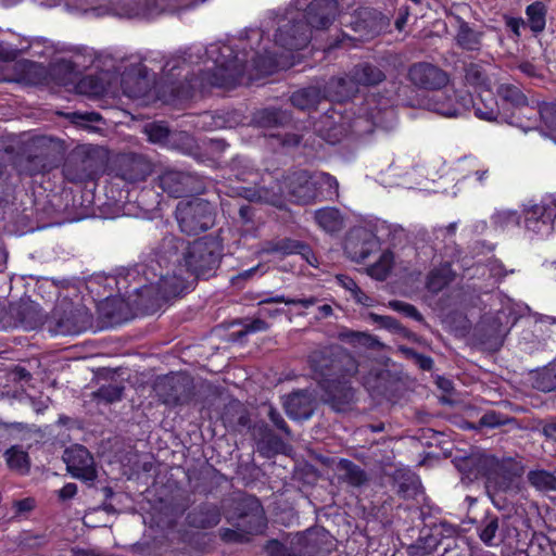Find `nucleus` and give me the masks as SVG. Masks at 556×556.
Masks as SVG:
<instances>
[{
    "instance_id": "nucleus-35",
    "label": "nucleus",
    "mask_w": 556,
    "mask_h": 556,
    "mask_svg": "<svg viewBox=\"0 0 556 556\" xmlns=\"http://www.w3.org/2000/svg\"><path fill=\"white\" fill-rule=\"evenodd\" d=\"M393 264V254L390 251L381 253L379 260L368 267V275L377 280H383L391 270Z\"/></svg>"
},
{
    "instance_id": "nucleus-16",
    "label": "nucleus",
    "mask_w": 556,
    "mask_h": 556,
    "mask_svg": "<svg viewBox=\"0 0 556 556\" xmlns=\"http://www.w3.org/2000/svg\"><path fill=\"white\" fill-rule=\"evenodd\" d=\"M294 180L300 181V187L291 189V200L298 203H311L318 198L317 184H315V174L309 175L305 170L294 173Z\"/></svg>"
},
{
    "instance_id": "nucleus-39",
    "label": "nucleus",
    "mask_w": 556,
    "mask_h": 556,
    "mask_svg": "<svg viewBox=\"0 0 556 556\" xmlns=\"http://www.w3.org/2000/svg\"><path fill=\"white\" fill-rule=\"evenodd\" d=\"M63 173L65 178L72 182H81L90 177V173L87 172L85 162L80 163L79 169L77 163L70 162L64 166Z\"/></svg>"
},
{
    "instance_id": "nucleus-55",
    "label": "nucleus",
    "mask_w": 556,
    "mask_h": 556,
    "mask_svg": "<svg viewBox=\"0 0 556 556\" xmlns=\"http://www.w3.org/2000/svg\"><path fill=\"white\" fill-rule=\"evenodd\" d=\"M338 283L351 293V295L359 288L357 283L345 275L337 276Z\"/></svg>"
},
{
    "instance_id": "nucleus-8",
    "label": "nucleus",
    "mask_w": 556,
    "mask_h": 556,
    "mask_svg": "<svg viewBox=\"0 0 556 556\" xmlns=\"http://www.w3.org/2000/svg\"><path fill=\"white\" fill-rule=\"evenodd\" d=\"M523 224L530 235L547 238L556 230V200L544 198L539 203L525 206Z\"/></svg>"
},
{
    "instance_id": "nucleus-31",
    "label": "nucleus",
    "mask_w": 556,
    "mask_h": 556,
    "mask_svg": "<svg viewBox=\"0 0 556 556\" xmlns=\"http://www.w3.org/2000/svg\"><path fill=\"white\" fill-rule=\"evenodd\" d=\"M156 391L163 403L166 405L176 406L182 403L174 378H166L160 381L156 384Z\"/></svg>"
},
{
    "instance_id": "nucleus-28",
    "label": "nucleus",
    "mask_w": 556,
    "mask_h": 556,
    "mask_svg": "<svg viewBox=\"0 0 556 556\" xmlns=\"http://www.w3.org/2000/svg\"><path fill=\"white\" fill-rule=\"evenodd\" d=\"M288 119L285 112L277 110L264 109L254 114L253 122L261 128H275L283 125Z\"/></svg>"
},
{
    "instance_id": "nucleus-43",
    "label": "nucleus",
    "mask_w": 556,
    "mask_h": 556,
    "mask_svg": "<svg viewBox=\"0 0 556 556\" xmlns=\"http://www.w3.org/2000/svg\"><path fill=\"white\" fill-rule=\"evenodd\" d=\"M466 80L473 85V86H478V87H486V76H485V73L484 71L482 70L481 66H479L478 64H469L467 67H466Z\"/></svg>"
},
{
    "instance_id": "nucleus-64",
    "label": "nucleus",
    "mask_w": 556,
    "mask_h": 556,
    "mask_svg": "<svg viewBox=\"0 0 556 556\" xmlns=\"http://www.w3.org/2000/svg\"><path fill=\"white\" fill-rule=\"evenodd\" d=\"M544 433L546 437L556 441V424H548L544 427Z\"/></svg>"
},
{
    "instance_id": "nucleus-24",
    "label": "nucleus",
    "mask_w": 556,
    "mask_h": 556,
    "mask_svg": "<svg viewBox=\"0 0 556 556\" xmlns=\"http://www.w3.org/2000/svg\"><path fill=\"white\" fill-rule=\"evenodd\" d=\"M326 88H328V86ZM323 97H328L331 100L327 93V89H325V93L321 94L319 88L311 86L293 92L291 103L301 110H311L316 108Z\"/></svg>"
},
{
    "instance_id": "nucleus-6",
    "label": "nucleus",
    "mask_w": 556,
    "mask_h": 556,
    "mask_svg": "<svg viewBox=\"0 0 556 556\" xmlns=\"http://www.w3.org/2000/svg\"><path fill=\"white\" fill-rule=\"evenodd\" d=\"M384 79L386 74L379 66L363 62L355 65L346 77L331 78L327 93L332 101H343L354 94L359 86H376Z\"/></svg>"
},
{
    "instance_id": "nucleus-50",
    "label": "nucleus",
    "mask_w": 556,
    "mask_h": 556,
    "mask_svg": "<svg viewBox=\"0 0 556 556\" xmlns=\"http://www.w3.org/2000/svg\"><path fill=\"white\" fill-rule=\"evenodd\" d=\"M403 352L415 359L416 364L424 370H430L433 366V361L429 356H425L414 352L410 349H403Z\"/></svg>"
},
{
    "instance_id": "nucleus-12",
    "label": "nucleus",
    "mask_w": 556,
    "mask_h": 556,
    "mask_svg": "<svg viewBox=\"0 0 556 556\" xmlns=\"http://www.w3.org/2000/svg\"><path fill=\"white\" fill-rule=\"evenodd\" d=\"M160 187L169 195L179 198L188 193L200 192L202 186L197 176L176 169H166L159 177Z\"/></svg>"
},
{
    "instance_id": "nucleus-22",
    "label": "nucleus",
    "mask_w": 556,
    "mask_h": 556,
    "mask_svg": "<svg viewBox=\"0 0 556 556\" xmlns=\"http://www.w3.org/2000/svg\"><path fill=\"white\" fill-rule=\"evenodd\" d=\"M137 0V15L153 18L163 12H176L181 8L179 0Z\"/></svg>"
},
{
    "instance_id": "nucleus-11",
    "label": "nucleus",
    "mask_w": 556,
    "mask_h": 556,
    "mask_svg": "<svg viewBox=\"0 0 556 556\" xmlns=\"http://www.w3.org/2000/svg\"><path fill=\"white\" fill-rule=\"evenodd\" d=\"M63 459L73 477L86 481H93L97 478L93 457L85 446L74 445L66 448Z\"/></svg>"
},
{
    "instance_id": "nucleus-20",
    "label": "nucleus",
    "mask_w": 556,
    "mask_h": 556,
    "mask_svg": "<svg viewBox=\"0 0 556 556\" xmlns=\"http://www.w3.org/2000/svg\"><path fill=\"white\" fill-rule=\"evenodd\" d=\"M302 184L294 180V173L285 177L281 185H279V192L268 191L266 189H260L253 194L251 200L265 202L275 206L282 204V198L285 195H291V189L293 187H300Z\"/></svg>"
},
{
    "instance_id": "nucleus-40",
    "label": "nucleus",
    "mask_w": 556,
    "mask_h": 556,
    "mask_svg": "<svg viewBox=\"0 0 556 556\" xmlns=\"http://www.w3.org/2000/svg\"><path fill=\"white\" fill-rule=\"evenodd\" d=\"M539 114L549 132L556 135V103L542 104Z\"/></svg>"
},
{
    "instance_id": "nucleus-42",
    "label": "nucleus",
    "mask_w": 556,
    "mask_h": 556,
    "mask_svg": "<svg viewBox=\"0 0 556 556\" xmlns=\"http://www.w3.org/2000/svg\"><path fill=\"white\" fill-rule=\"evenodd\" d=\"M369 319L375 324H378L381 328L388 329L391 332L400 333L404 330L402 325L391 316L378 315L376 313H369Z\"/></svg>"
},
{
    "instance_id": "nucleus-29",
    "label": "nucleus",
    "mask_w": 556,
    "mask_h": 556,
    "mask_svg": "<svg viewBox=\"0 0 556 556\" xmlns=\"http://www.w3.org/2000/svg\"><path fill=\"white\" fill-rule=\"evenodd\" d=\"M7 465L10 469L18 471L20 473H26L29 470V457L20 446H12L4 453Z\"/></svg>"
},
{
    "instance_id": "nucleus-7",
    "label": "nucleus",
    "mask_w": 556,
    "mask_h": 556,
    "mask_svg": "<svg viewBox=\"0 0 556 556\" xmlns=\"http://www.w3.org/2000/svg\"><path fill=\"white\" fill-rule=\"evenodd\" d=\"M176 219L182 232L198 235L213 227L214 208L208 201L201 198L182 200L177 204Z\"/></svg>"
},
{
    "instance_id": "nucleus-63",
    "label": "nucleus",
    "mask_w": 556,
    "mask_h": 556,
    "mask_svg": "<svg viewBox=\"0 0 556 556\" xmlns=\"http://www.w3.org/2000/svg\"><path fill=\"white\" fill-rule=\"evenodd\" d=\"M15 52H16L15 49H13V48H4L0 43V60H3V61L13 60L15 58Z\"/></svg>"
},
{
    "instance_id": "nucleus-57",
    "label": "nucleus",
    "mask_w": 556,
    "mask_h": 556,
    "mask_svg": "<svg viewBox=\"0 0 556 556\" xmlns=\"http://www.w3.org/2000/svg\"><path fill=\"white\" fill-rule=\"evenodd\" d=\"M268 328L266 321L262 319H255L244 326L245 333H252L257 331H265Z\"/></svg>"
},
{
    "instance_id": "nucleus-1",
    "label": "nucleus",
    "mask_w": 556,
    "mask_h": 556,
    "mask_svg": "<svg viewBox=\"0 0 556 556\" xmlns=\"http://www.w3.org/2000/svg\"><path fill=\"white\" fill-rule=\"evenodd\" d=\"M220 255L222 245L216 239L202 238L186 244L182 239L167 235L148 264L118 274L116 288L128 306L149 309L182 293L187 288L186 273L210 276Z\"/></svg>"
},
{
    "instance_id": "nucleus-59",
    "label": "nucleus",
    "mask_w": 556,
    "mask_h": 556,
    "mask_svg": "<svg viewBox=\"0 0 556 556\" xmlns=\"http://www.w3.org/2000/svg\"><path fill=\"white\" fill-rule=\"evenodd\" d=\"M409 16V9L408 7H401L399 9V14L395 20V27L397 30H402L404 26L406 25L407 18Z\"/></svg>"
},
{
    "instance_id": "nucleus-32",
    "label": "nucleus",
    "mask_w": 556,
    "mask_h": 556,
    "mask_svg": "<svg viewBox=\"0 0 556 556\" xmlns=\"http://www.w3.org/2000/svg\"><path fill=\"white\" fill-rule=\"evenodd\" d=\"M20 321L25 329H35L43 323L38 306L33 303H24L18 307Z\"/></svg>"
},
{
    "instance_id": "nucleus-38",
    "label": "nucleus",
    "mask_w": 556,
    "mask_h": 556,
    "mask_svg": "<svg viewBox=\"0 0 556 556\" xmlns=\"http://www.w3.org/2000/svg\"><path fill=\"white\" fill-rule=\"evenodd\" d=\"M144 129L149 140L154 143H165L172 136L169 129L161 123L149 124Z\"/></svg>"
},
{
    "instance_id": "nucleus-61",
    "label": "nucleus",
    "mask_w": 556,
    "mask_h": 556,
    "mask_svg": "<svg viewBox=\"0 0 556 556\" xmlns=\"http://www.w3.org/2000/svg\"><path fill=\"white\" fill-rule=\"evenodd\" d=\"M12 379L15 381H28L31 377L30 372L23 367H16L11 372Z\"/></svg>"
},
{
    "instance_id": "nucleus-58",
    "label": "nucleus",
    "mask_w": 556,
    "mask_h": 556,
    "mask_svg": "<svg viewBox=\"0 0 556 556\" xmlns=\"http://www.w3.org/2000/svg\"><path fill=\"white\" fill-rule=\"evenodd\" d=\"M348 337L350 338L351 341L359 342L365 345H371L372 342L375 341V339L371 336L364 332H351L348 334Z\"/></svg>"
},
{
    "instance_id": "nucleus-14",
    "label": "nucleus",
    "mask_w": 556,
    "mask_h": 556,
    "mask_svg": "<svg viewBox=\"0 0 556 556\" xmlns=\"http://www.w3.org/2000/svg\"><path fill=\"white\" fill-rule=\"evenodd\" d=\"M261 252L266 254H278L281 256L301 254L309 265L317 266V258L311 249L291 239L283 238L268 241L264 243Z\"/></svg>"
},
{
    "instance_id": "nucleus-10",
    "label": "nucleus",
    "mask_w": 556,
    "mask_h": 556,
    "mask_svg": "<svg viewBox=\"0 0 556 556\" xmlns=\"http://www.w3.org/2000/svg\"><path fill=\"white\" fill-rule=\"evenodd\" d=\"M472 96L468 92H438L424 101V106L444 117H457L470 109Z\"/></svg>"
},
{
    "instance_id": "nucleus-34",
    "label": "nucleus",
    "mask_w": 556,
    "mask_h": 556,
    "mask_svg": "<svg viewBox=\"0 0 556 556\" xmlns=\"http://www.w3.org/2000/svg\"><path fill=\"white\" fill-rule=\"evenodd\" d=\"M491 223L495 228L504 230L518 226L520 216L514 210L502 208L494 212L491 216Z\"/></svg>"
},
{
    "instance_id": "nucleus-2",
    "label": "nucleus",
    "mask_w": 556,
    "mask_h": 556,
    "mask_svg": "<svg viewBox=\"0 0 556 556\" xmlns=\"http://www.w3.org/2000/svg\"><path fill=\"white\" fill-rule=\"evenodd\" d=\"M208 61L200 78L187 80V87L180 86L174 90V97L186 100L193 97L195 90H204L207 86L230 88L237 85L242 76L250 70L258 73H270L278 66L277 52L267 51L260 47L242 56L235 53L233 48L226 43H213L206 50Z\"/></svg>"
},
{
    "instance_id": "nucleus-21",
    "label": "nucleus",
    "mask_w": 556,
    "mask_h": 556,
    "mask_svg": "<svg viewBox=\"0 0 556 556\" xmlns=\"http://www.w3.org/2000/svg\"><path fill=\"white\" fill-rule=\"evenodd\" d=\"M135 72L136 78L132 77L131 73H125L122 77L124 93L130 98H137L144 94L149 87L147 68L139 64Z\"/></svg>"
},
{
    "instance_id": "nucleus-53",
    "label": "nucleus",
    "mask_w": 556,
    "mask_h": 556,
    "mask_svg": "<svg viewBox=\"0 0 556 556\" xmlns=\"http://www.w3.org/2000/svg\"><path fill=\"white\" fill-rule=\"evenodd\" d=\"M488 267L490 275L496 279H501L508 274V271L505 270L504 265L497 260L491 261ZM509 273H514V269L509 270Z\"/></svg>"
},
{
    "instance_id": "nucleus-19",
    "label": "nucleus",
    "mask_w": 556,
    "mask_h": 556,
    "mask_svg": "<svg viewBox=\"0 0 556 556\" xmlns=\"http://www.w3.org/2000/svg\"><path fill=\"white\" fill-rule=\"evenodd\" d=\"M506 528L505 520L500 521L496 517H486L479 527V538L484 544L496 546L504 541Z\"/></svg>"
},
{
    "instance_id": "nucleus-17",
    "label": "nucleus",
    "mask_w": 556,
    "mask_h": 556,
    "mask_svg": "<svg viewBox=\"0 0 556 556\" xmlns=\"http://www.w3.org/2000/svg\"><path fill=\"white\" fill-rule=\"evenodd\" d=\"M149 173V164L139 156H126L121 161L118 176L127 182L142 181Z\"/></svg>"
},
{
    "instance_id": "nucleus-9",
    "label": "nucleus",
    "mask_w": 556,
    "mask_h": 556,
    "mask_svg": "<svg viewBox=\"0 0 556 556\" xmlns=\"http://www.w3.org/2000/svg\"><path fill=\"white\" fill-rule=\"evenodd\" d=\"M90 314L84 307H73L67 305L65 308L56 307L53 311L51 332L55 336L77 334L90 324Z\"/></svg>"
},
{
    "instance_id": "nucleus-52",
    "label": "nucleus",
    "mask_w": 556,
    "mask_h": 556,
    "mask_svg": "<svg viewBox=\"0 0 556 556\" xmlns=\"http://www.w3.org/2000/svg\"><path fill=\"white\" fill-rule=\"evenodd\" d=\"M254 509L251 514L250 519L254 521V526H251L247 529L249 533L257 532L263 527V517L260 509V504L256 501H253Z\"/></svg>"
},
{
    "instance_id": "nucleus-27",
    "label": "nucleus",
    "mask_w": 556,
    "mask_h": 556,
    "mask_svg": "<svg viewBox=\"0 0 556 556\" xmlns=\"http://www.w3.org/2000/svg\"><path fill=\"white\" fill-rule=\"evenodd\" d=\"M315 220L327 232H337L343 228V217L339 210L325 207L315 212Z\"/></svg>"
},
{
    "instance_id": "nucleus-54",
    "label": "nucleus",
    "mask_w": 556,
    "mask_h": 556,
    "mask_svg": "<svg viewBox=\"0 0 556 556\" xmlns=\"http://www.w3.org/2000/svg\"><path fill=\"white\" fill-rule=\"evenodd\" d=\"M351 296L356 303L367 307L374 306L376 302L372 298L364 293L361 288H358Z\"/></svg>"
},
{
    "instance_id": "nucleus-48",
    "label": "nucleus",
    "mask_w": 556,
    "mask_h": 556,
    "mask_svg": "<svg viewBox=\"0 0 556 556\" xmlns=\"http://www.w3.org/2000/svg\"><path fill=\"white\" fill-rule=\"evenodd\" d=\"M123 388L115 384L105 386L99 389L97 395L109 403L118 401L122 397Z\"/></svg>"
},
{
    "instance_id": "nucleus-23",
    "label": "nucleus",
    "mask_w": 556,
    "mask_h": 556,
    "mask_svg": "<svg viewBox=\"0 0 556 556\" xmlns=\"http://www.w3.org/2000/svg\"><path fill=\"white\" fill-rule=\"evenodd\" d=\"M458 29L455 36L456 43L468 51H478L481 47L482 34L472 29L467 22L457 18Z\"/></svg>"
},
{
    "instance_id": "nucleus-49",
    "label": "nucleus",
    "mask_w": 556,
    "mask_h": 556,
    "mask_svg": "<svg viewBox=\"0 0 556 556\" xmlns=\"http://www.w3.org/2000/svg\"><path fill=\"white\" fill-rule=\"evenodd\" d=\"M67 117L71 119L72 123L79 125V126H86L88 123H96L101 119L100 114L91 112V113H79V112H73L68 113Z\"/></svg>"
},
{
    "instance_id": "nucleus-60",
    "label": "nucleus",
    "mask_w": 556,
    "mask_h": 556,
    "mask_svg": "<svg viewBox=\"0 0 556 556\" xmlns=\"http://www.w3.org/2000/svg\"><path fill=\"white\" fill-rule=\"evenodd\" d=\"M77 493V485L75 483H66L60 491L59 496L61 500H68Z\"/></svg>"
},
{
    "instance_id": "nucleus-56",
    "label": "nucleus",
    "mask_w": 556,
    "mask_h": 556,
    "mask_svg": "<svg viewBox=\"0 0 556 556\" xmlns=\"http://www.w3.org/2000/svg\"><path fill=\"white\" fill-rule=\"evenodd\" d=\"M28 403L37 414H41L49 407L50 399L45 397V399L36 400V399L29 397Z\"/></svg>"
},
{
    "instance_id": "nucleus-33",
    "label": "nucleus",
    "mask_w": 556,
    "mask_h": 556,
    "mask_svg": "<svg viewBox=\"0 0 556 556\" xmlns=\"http://www.w3.org/2000/svg\"><path fill=\"white\" fill-rule=\"evenodd\" d=\"M528 480L539 491L556 490V477L549 471L543 469L531 470L528 473Z\"/></svg>"
},
{
    "instance_id": "nucleus-51",
    "label": "nucleus",
    "mask_w": 556,
    "mask_h": 556,
    "mask_svg": "<svg viewBox=\"0 0 556 556\" xmlns=\"http://www.w3.org/2000/svg\"><path fill=\"white\" fill-rule=\"evenodd\" d=\"M267 416L279 430L285 432L287 435H290L289 427L287 426L285 419L276 408H274L273 406H268Z\"/></svg>"
},
{
    "instance_id": "nucleus-47",
    "label": "nucleus",
    "mask_w": 556,
    "mask_h": 556,
    "mask_svg": "<svg viewBox=\"0 0 556 556\" xmlns=\"http://www.w3.org/2000/svg\"><path fill=\"white\" fill-rule=\"evenodd\" d=\"M509 422V418L494 410L485 413L479 420L480 427L495 428Z\"/></svg>"
},
{
    "instance_id": "nucleus-26",
    "label": "nucleus",
    "mask_w": 556,
    "mask_h": 556,
    "mask_svg": "<svg viewBox=\"0 0 556 556\" xmlns=\"http://www.w3.org/2000/svg\"><path fill=\"white\" fill-rule=\"evenodd\" d=\"M339 479L353 486H359L367 480L365 471L348 459H340L336 466Z\"/></svg>"
},
{
    "instance_id": "nucleus-37",
    "label": "nucleus",
    "mask_w": 556,
    "mask_h": 556,
    "mask_svg": "<svg viewBox=\"0 0 556 556\" xmlns=\"http://www.w3.org/2000/svg\"><path fill=\"white\" fill-rule=\"evenodd\" d=\"M486 97L489 98V103L484 105V109H482L479 103L475 102L472 100L470 108L475 110V115L481 119L485 121H492L496 118L497 111H496V103L492 97V93L490 90H485Z\"/></svg>"
},
{
    "instance_id": "nucleus-15",
    "label": "nucleus",
    "mask_w": 556,
    "mask_h": 556,
    "mask_svg": "<svg viewBox=\"0 0 556 556\" xmlns=\"http://www.w3.org/2000/svg\"><path fill=\"white\" fill-rule=\"evenodd\" d=\"M312 403V393L307 390H300L285 397L283 407L291 419H308L313 413Z\"/></svg>"
},
{
    "instance_id": "nucleus-44",
    "label": "nucleus",
    "mask_w": 556,
    "mask_h": 556,
    "mask_svg": "<svg viewBox=\"0 0 556 556\" xmlns=\"http://www.w3.org/2000/svg\"><path fill=\"white\" fill-rule=\"evenodd\" d=\"M464 179L468 180L469 184L473 187L484 188L488 186L491 179V173L488 167H479L471 174L466 175Z\"/></svg>"
},
{
    "instance_id": "nucleus-4",
    "label": "nucleus",
    "mask_w": 556,
    "mask_h": 556,
    "mask_svg": "<svg viewBox=\"0 0 556 556\" xmlns=\"http://www.w3.org/2000/svg\"><path fill=\"white\" fill-rule=\"evenodd\" d=\"M308 362L312 369L324 378L323 387L333 404H348L353 400L349 378L358 370L353 356L339 348L324 346L314 350Z\"/></svg>"
},
{
    "instance_id": "nucleus-30",
    "label": "nucleus",
    "mask_w": 556,
    "mask_h": 556,
    "mask_svg": "<svg viewBox=\"0 0 556 556\" xmlns=\"http://www.w3.org/2000/svg\"><path fill=\"white\" fill-rule=\"evenodd\" d=\"M315 184H317L318 197L321 195L324 199L328 200L338 198L339 182L333 176L324 172L316 173Z\"/></svg>"
},
{
    "instance_id": "nucleus-45",
    "label": "nucleus",
    "mask_w": 556,
    "mask_h": 556,
    "mask_svg": "<svg viewBox=\"0 0 556 556\" xmlns=\"http://www.w3.org/2000/svg\"><path fill=\"white\" fill-rule=\"evenodd\" d=\"M500 92L504 99L510 101L514 105L522 106L527 103V98L517 87L503 85Z\"/></svg>"
},
{
    "instance_id": "nucleus-25",
    "label": "nucleus",
    "mask_w": 556,
    "mask_h": 556,
    "mask_svg": "<svg viewBox=\"0 0 556 556\" xmlns=\"http://www.w3.org/2000/svg\"><path fill=\"white\" fill-rule=\"evenodd\" d=\"M455 277L454 271L448 263H444L439 267L433 268L427 277V289L433 293L443 290Z\"/></svg>"
},
{
    "instance_id": "nucleus-5",
    "label": "nucleus",
    "mask_w": 556,
    "mask_h": 556,
    "mask_svg": "<svg viewBox=\"0 0 556 556\" xmlns=\"http://www.w3.org/2000/svg\"><path fill=\"white\" fill-rule=\"evenodd\" d=\"M470 462L477 463V472L486 477L488 488L507 491L517 488V480L525 467L520 460L511 457L498 459L491 454H480Z\"/></svg>"
},
{
    "instance_id": "nucleus-3",
    "label": "nucleus",
    "mask_w": 556,
    "mask_h": 556,
    "mask_svg": "<svg viewBox=\"0 0 556 556\" xmlns=\"http://www.w3.org/2000/svg\"><path fill=\"white\" fill-rule=\"evenodd\" d=\"M338 14L336 0H294L278 20L275 43L292 51L305 48L312 37V28H328Z\"/></svg>"
},
{
    "instance_id": "nucleus-46",
    "label": "nucleus",
    "mask_w": 556,
    "mask_h": 556,
    "mask_svg": "<svg viewBox=\"0 0 556 556\" xmlns=\"http://www.w3.org/2000/svg\"><path fill=\"white\" fill-rule=\"evenodd\" d=\"M388 306L390 308H392L393 311L404 314L405 316L410 317L415 320L422 319L421 314L417 311V308L414 305H412L409 303L399 301V300H393L388 303Z\"/></svg>"
},
{
    "instance_id": "nucleus-18",
    "label": "nucleus",
    "mask_w": 556,
    "mask_h": 556,
    "mask_svg": "<svg viewBox=\"0 0 556 556\" xmlns=\"http://www.w3.org/2000/svg\"><path fill=\"white\" fill-rule=\"evenodd\" d=\"M362 240L359 245L358 241L351 237L345 243V251L350 254L352 260L356 262L365 261L374 251L379 249V241L372 233L364 231L362 236L357 237Z\"/></svg>"
},
{
    "instance_id": "nucleus-41",
    "label": "nucleus",
    "mask_w": 556,
    "mask_h": 556,
    "mask_svg": "<svg viewBox=\"0 0 556 556\" xmlns=\"http://www.w3.org/2000/svg\"><path fill=\"white\" fill-rule=\"evenodd\" d=\"M268 303H285L288 305H301L304 308H308L317 303V299L314 296L306 298V299H287L283 295H277V296L264 299L260 302V304H268Z\"/></svg>"
},
{
    "instance_id": "nucleus-62",
    "label": "nucleus",
    "mask_w": 556,
    "mask_h": 556,
    "mask_svg": "<svg viewBox=\"0 0 556 556\" xmlns=\"http://www.w3.org/2000/svg\"><path fill=\"white\" fill-rule=\"evenodd\" d=\"M518 68L529 77H534L538 75L536 67L530 62H522L518 65Z\"/></svg>"
},
{
    "instance_id": "nucleus-13",
    "label": "nucleus",
    "mask_w": 556,
    "mask_h": 556,
    "mask_svg": "<svg viewBox=\"0 0 556 556\" xmlns=\"http://www.w3.org/2000/svg\"><path fill=\"white\" fill-rule=\"evenodd\" d=\"M408 79L422 89H440L448 83V76L444 71L427 62L413 64L408 70Z\"/></svg>"
},
{
    "instance_id": "nucleus-36",
    "label": "nucleus",
    "mask_w": 556,
    "mask_h": 556,
    "mask_svg": "<svg viewBox=\"0 0 556 556\" xmlns=\"http://www.w3.org/2000/svg\"><path fill=\"white\" fill-rule=\"evenodd\" d=\"M546 8L542 2H534L527 8V16L530 28L542 31L545 27Z\"/></svg>"
}]
</instances>
